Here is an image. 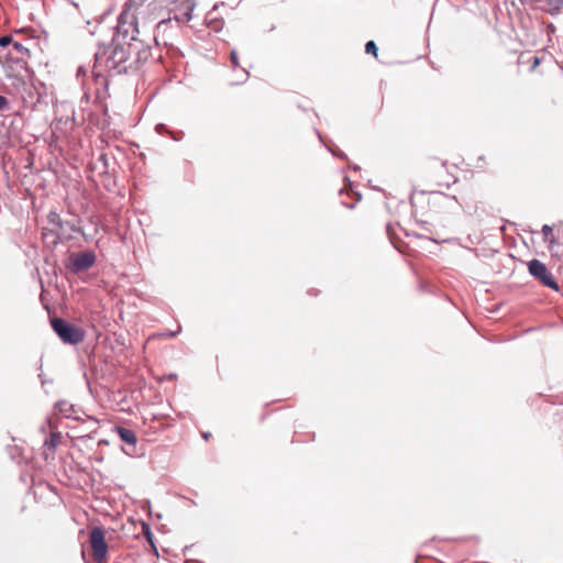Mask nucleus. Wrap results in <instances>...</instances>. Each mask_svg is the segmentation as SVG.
<instances>
[{
  "label": "nucleus",
  "instance_id": "nucleus-7",
  "mask_svg": "<svg viewBox=\"0 0 563 563\" xmlns=\"http://www.w3.org/2000/svg\"><path fill=\"white\" fill-rule=\"evenodd\" d=\"M70 269L74 273H79L89 269L96 262V255L91 251H86L77 254H73L69 257Z\"/></svg>",
  "mask_w": 563,
  "mask_h": 563
},
{
  "label": "nucleus",
  "instance_id": "nucleus-21",
  "mask_svg": "<svg viewBox=\"0 0 563 563\" xmlns=\"http://www.w3.org/2000/svg\"><path fill=\"white\" fill-rule=\"evenodd\" d=\"M177 0H162L161 2H166V3H172V2H176Z\"/></svg>",
  "mask_w": 563,
  "mask_h": 563
},
{
  "label": "nucleus",
  "instance_id": "nucleus-15",
  "mask_svg": "<svg viewBox=\"0 0 563 563\" xmlns=\"http://www.w3.org/2000/svg\"><path fill=\"white\" fill-rule=\"evenodd\" d=\"M542 232H543V234H544V236H545V239H547V238H548V235L552 233V228L545 224V225H543V228H542Z\"/></svg>",
  "mask_w": 563,
  "mask_h": 563
},
{
  "label": "nucleus",
  "instance_id": "nucleus-6",
  "mask_svg": "<svg viewBox=\"0 0 563 563\" xmlns=\"http://www.w3.org/2000/svg\"><path fill=\"white\" fill-rule=\"evenodd\" d=\"M529 273L538 279L543 286L553 290H559V285L547 266L539 260H532L528 264Z\"/></svg>",
  "mask_w": 563,
  "mask_h": 563
},
{
  "label": "nucleus",
  "instance_id": "nucleus-5",
  "mask_svg": "<svg viewBox=\"0 0 563 563\" xmlns=\"http://www.w3.org/2000/svg\"><path fill=\"white\" fill-rule=\"evenodd\" d=\"M106 530H91L90 548L96 563H107L109 547L106 541Z\"/></svg>",
  "mask_w": 563,
  "mask_h": 563
},
{
  "label": "nucleus",
  "instance_id": "nucleus-14",
  "mask_svg": "<svg viewBox=\"0 0 563 563\" xmlns=\"http://www.w3.org/2000/svg\"><path fill=\"white\" fill-rule=\"evenodd\" d=\"M8 104H9V102H8L7 98L3 96H0V110L7 109Z\"/></svg>",
  "mask_w": 563,
  "mask_h": 563
},
{
  "label": "nucleus",
  "instance_id": "nucleus-11",
  "mask_svg": "<svg viewBox=\"0 0 563 563\" xmlns=\"http://www.w3.org/2000/svg\"><path fill=\"white\" fill-rule=\"evenodd\" d=\"M59 443V434L58 433H52L51 438L45 441L46 445H49L52 448L57 446Z\"/></svg>",
  "mask_w": 563,
  "mask_h": 563
},
{
  "label": "nucleus",
  "instance_id": "nucleus-1",
  "mask_svg": "<svg viewBox=\"0 0 563 563\" xmlns=\"http://www.w3.org/2000/svg\"><path fill=\"white\" fill-rule=\"evenodd\" d=\"M162 16V5L157 1L129 0L119 16V33L131 34V40H140L141 29H146Z\"/></svg>",
  "mask_w": 563,
  "mask_h": 563
},
{
  "label": "nucleus",
  "instance_id": "nucleus-8",
  "mask_svg": "<svg viewBox=\"0 0 563 563\" xmlns=\"http://www.w3.org/2000/svg\"><path fill=\"white\" fill-rule=\"evenodd\" d=\"M114 431L117 432L121 441L125 442L126 444L134 446L137 443V437L133 430L121 426H117L114 428Z\"/></svg>",
  "mask_w": 563,
  "mask_h": 563
},
{
  "label": "nucleus",
  "instance_id": "nucleus-9",
  "mask_svg": "<svg viewBox=\"0 0 563 563\" xmlns=\"http://www.w3.org/2000/svg\"><path fill=\"white\" fill-rule=\"evenodd\" d=\"M365 52L367 54L374 55V57H377L378 56V48H377L376 43L374 41H368L365 44Z\"/></svg>",
  "mask_w": 563,
  "mask_h": 563
},
{
  "label": "nucleus",
  "instance_id": "nucleus-17",
  "mask_svg": "<svg viewBox=\"0 0 563 563\" xmlns=\"http://www.w3.org/2000/svg\"><path fill=\"white\" fill-rule=\"evenodd\" d=\"M539 64H540V58L538 56H534L533 57L532 69H536Z\"/></svg>",
  "mask_w": 563,
  "mask_h": 563
},
{
  "label": "nucleus",
  "instance_id": "nucleus-4",
  "mask_svg": "<svg viewBox=\"0 0 563 563\" xmlns=\"http://www.w3.org/2000/svg\"><path fill=\"white\" fill-rule=\"evenodd\" d=\"M0 62L3 65L5 76L8 78L15 79L19 82H25L30 74V69L24 57L13 56L12 53H8Z\"/></svg>",
  "mask_w": 563,
  "mask_h": 563
},
{
  "label": "nucleus",
  "instance_id": "nucleus-19",
  "mask_svg": "<svg viewBox=\"0 0 563 563\" xmlns=\"http://www.w3.org/2000/svg\"><path fill=\"white\" fill-rule=\"evenodd\" d=\"M249 78V73L244 70V77L242 81H245Z\"/></svg>",
  "mask_w": 563,
  "mask_h": 563
},
{
  "label": "nucleus",
  "instance_id": "nucleus-23",
  "mask_svg": "<svg viewBox=\"0 0 563 563\" xmlns=\"http://www.w3.org/2000/svg\"><path fill=\"white\" fill-rule=\"evenodd\" d=\"M142 528H143V529H146V528H148V526H147V525H145V523H143V525H142Z\"/></svg>",
  "mask_w": 563,
  "mask_h": 563
},
{
  "label": "nucleus",
  "instance_id": "nucleus-2",
  "mask_svg": "<svg viewBox=\"0 0 563 563\" xmlns=\"http://www.w3.org/2000/svg\"><path fill=\"white\" fill-rule=\"evenodd\" d=\"M143 40H132L131 43L122 42V34L114 37L111 44L96 54V60L113 75L126 73L140 60Z\"/></svg>",
  "mask_w": 563,
  "mask_h": 563
},
{
  "label": "nucleus",
  "instance_id": "nucleus-10",
  "mask_svg": "<svg viewBox=\"0 0 563 563\" xmlns=\"http://www.w3.org/2000/svg\"><path fill=\"white\" fill-rule=\"evenodd\" d=\"M13 48L22 56V57H25V56H30V49L26 48L25 46H23L21 43L19 42H14L13 43Z\"/></svg>",
  "mask_w": 563,
  "mask_h": 563
},
{
  "label": "nucleus",
  "instance_id": "nucleus-22",
  "mask_svg": "<svg viewBox=\"0 0 563 563\" xmlns=\"http://www.w3.org/2000/svg\"><path fill=\"white\" fill-rule=\"evenodd\" d=\"M551 2H553V0H551ZM554 2H555L556 4H562V3H563V0H554Z\"/></svg>",
  "mask_w": 563,
  "mask_h": 563
},
{
  "label": "nucleus",
  "instance_id": "nucleus-16",
  "mask_svg": "<svg viewBox=\"0 0 563 563\" xmlns=\"http://www.w3.org/2000/svg\"><path fill=\"white\" fill-rule=\"evenodd\" d=\"M142 532L146 536V538L152 541V530L150 529H146V530H142Z\"/></svg>",
  "mask_w": 563,
  "mask_h": 563
},
{
  "label": "nucleus",
  "instance_id": "nucleus-20",
  "mask_svg": "<svg viewBox=\"0 0 563 563\" xmlns=\"http://www.w3.org/2000/svg\"><path fill=\"white\" fill-rule=\"evenodd\" d=\"M202 437L205 438V440H209L210 433H203Z\"/></svg>",
  "mask_w": 563,
  "mask_h": 563
},
{
  "label": "nucleus",
  "instance_id": "nucleus-13",
  "mask_svg": "<svg viewBox=\"0 0 563 563\" xmlns=\"http://www.w3.org/2000/svg\"><path fill=\"white\" fill-rule=\"evenodd\" d=\"M13 43L11 36H2L0 37V46H7L9 44Z\"/></svg>",
  "mask_w": 563,
  "mask_h": 563
},
{
  "label": "nucleus",
  "instance_id": "nucleus-12",
  "mask_svg": "<svg viewBox=\"0 0 563 563\" xmlns=\"http://www.w3.org/2000/svg\"><path fill=\"white\" fill-rule=\"evenodd\" d=\"M230 58H231V63H232V65L234 67H239L240 66L238 53H236L235 49L231 51Z\"/></svg>",
  "mask_w": 563,
  "mask_h": 563
},
{
  "label": "nucleus",
  "instance_id": "nucleus-18",
  "mask_svg": "<svg viewBox=\"0 0 563 563\" xmlns=\"http://www.w3.org/2000/svg\"><path fill=\"white\" fill-rule=\"evenodd\" d=\"M185 4H186V9L187 10H191L192 9V5H191V3L188 0L185 1Z\"/></svg>",
  "mask_w": 563,
  "mask_h": 563
},
{
  "label": "nucleus",
  "instance_id": "nucleus-3",
  "mask_svg": "<svg viewBox=\"0 0 563 563\" xmlns=\"http://www.w3.org/2000/svg\"><path fill=\"white\" fill-rule=\"evenodd\" d=\"M51 324L58 338L67 344L76 345L85 339V331L62 318H52Z\"/></svg>",
  "mask_w": 563,
  "mask_h": 563
}]
</instances>
